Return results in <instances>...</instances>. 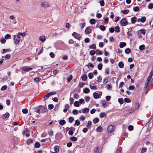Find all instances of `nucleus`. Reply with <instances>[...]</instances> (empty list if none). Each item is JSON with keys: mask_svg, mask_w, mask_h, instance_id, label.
I'll list each match as a JSON object with an SVG mask.
<instances>
[{"mask_svg": "<svg viewBox=\"0 0 153 153\" xmlns=\"http://www.w3.org/2000/svg\"><path fill=\"white\" fill-rule=\"evenodd\" d=\"M153 75V70H152L149 74L148 77H147L146 80L145 82V86L144 88H147L148 89L149 87L148 85V84L152 79V77Z\"/></svg>", "mask_w": 153, "mask_h": 153, "instance_id": "obj_1", "label": "nucleus"}, {"mask_svg": "<svg viewBox=\"0 0 153 153\" xmlns=\"http://www.w3.org/2000/svg\"><path fill=\"white\" fill-rule=\"evenodd\" d=\"M14 43L16 44H18L20 40V37L19 35L13 36Z\"/></svg>", "mask_w": 153, "mask_h": 153, "instance_id": "obj_2", "label": "nucleus"}, {"mask_svg": "<svg viewBox=\"0 0 153 153\" xmlns=\"http://www.w3.org/2000/svg\"><path fill=\"white\" fill-rule=\"evenodd\" d=\"M120 23L122 26H126L128 24L127 21L125 18L122 19L120 21Z\"/></svg>", "mask_w": 153, "mask_h": 153, "instance_id": "obj_3", "label": "nucleus"}, {"mask_svg": "<svg viewBox=\"0 0 153 153\" xmlns=\"http://www.w3.org/2000/svg\"><path fill=\"white\" fill-rule=\"evenodd\" d=\"M72 35L76 39L79 40L82 38L80 34L75 32H74L72 34Z\"/></svg>", "mask_w": 153, "mask_h": 153, "instance_id": "obj_4", "label": "nucleus"}, {"mask_svg": "<svg viewBox=\"0 0 153 153\" xmlns=\"http://www.w3.org/2000/svg\"><path fill=\"white\" fill-rule=\"evenodd\" d=\"M47 109L44 106H39V112H41L44 113L46 112L47 111Z\"/></svg>", "mask_w": 153, "mask_h": 153, "instance_id": "obj_5", "label": "nucleus"}, {"mask_svg": "<svg viewBox=\"0 0 153 153\" xmlns=\"http://www.w3.org/2000/svg\"><path fill=\"white\" fill-rule=\"evenodd\" d=\"M41 5L44 7H47L50 6L49 3L47 1H44L41 3Z\"/></svg>", "mask_w": 153, "mask_h": 153, "instance_id": "obj_6", "label": "nucleus"}, {"mask_svg": "<svg viewBox=\"0 0 153 153\" xmlns=\"http://www.w3.org/2000/svg\"><path fill=\"white\" fill-rule=\"evenodd\" d=\"M137 20L138 22L144 23L146 21V18L145 16H142L140 18H138Z\"/></svg>", "mask_w": 153, "mask_h": 153, "instance_id": "obj_7", "label": "nucleus"}, {"mask_svg": "<svg viewBox=\"0 0 153 153\" xmlns=\"http://www.w3.org/2000/svg\"><path fill=\"white\" fill-rule=\"evenodd\" d=\"M56 94V92H51L49 93L46 96H45L44 97V99L45 100L47 99L50 96L54 95Z\"/></svg>", "mask_w": 153, "mask_h": 153, "instance_id": "obj_8", "label": "nucleus"}, {"mask_svg": "<svg viewBox=\"0 0 153 153\" xmlns=\"http://www.w3.org/2000/svg\"><path fill=\"white\" fill-rule=\"evenodd\" d=\"M114 126L112 125H110L108 127L107 130L109 132H111L114 130Z\"/></svg>", "mask_w": 153, "mask_h": 153, "instance_id": "obj_9", "label": "nucleus"}, {"mask_svg": "<svg viewBox=\"0 0 153 153\" xmlns=\"http://www.w3.org/2000/svg\"><path fill=\"white\" fill-rule=\"evenodd\" d=\"M9 114L8 113H6L3 114L2 116V118L4 120H6L9 116Z\"/></svg>", "mask_w": 153, "mask_h": 153, "instance_id": "obj_10", "label": "nucleus"}, {"mask_svg": "<svg viewBox=\"0 0 153 153\" xmlns=\"http://www.w3.org/2000/svg\"><path fill=\"white\" fill-rule=\"evenodd\" d=\"M22 69L24 71L28 72L32 70V68L29 67L25 66L23 67Z\"/></svg>", "mask_w": 153, "mask_h": 153, "instance_id": "obj_11", "label": "nucleus"}, {"mask_svg": "<svg viewBox=\"0 0 153 153\" xmlns=\"http://www.w3.org/2000/svg\"><path fill=\"white\" fill-rule=\"evenodd\" d=\"M90 87L91 89L92 90H96L97 88L96 86L95 85V84L93 83H92L90 84Z\"/></svg>", "mask_w": 153, "mask_h": 153, "instance_id": "obj_12", "label": "nucleus"}, {"mask_svg": "<svg viewBox=\"0 0 153 153\" xmlns=\"http://www.w3.org/2000/svg\"><path fill=\"white\" fill-rule=\"evenodd\" d=\"M39 38V40L42 42H44L46 39L44 35L40 36Z\"/></svg>", "mask_w": 153, "mask_h": 153, "instance_id": "obj_13", "label": "nucleus"}, {"mask_svg": "<svg viewBox=\"0 0 153 153\" xmlns=\"http://www.w3.org/2000/svg\"><path fill=\"white\" fill-rule=\"evenodd\" d=\"M89 111V109L88 108H85L82 109V112L84 114L88 113Z\"/></svg>", "mask_w": 153, "mask_h": 153, "instance_id": "obj_14", "label": "nucleus"}, {"mask_svg": "<svg viewBox=\"0 0 153 153\" xmlns=\"http://www.w3.org/2000/svg\"><path fill=\"white\" fill-rule=\"evenodd\" d=\"M134 108H132L129 110H126L124 111L127 114L131 113V112H134Z\"/></svg>", "mask_w": 153, "mask_h": 153, "instance_id": "obj_15", "label": "nucleus"}, {"mask_svg": "<svg viewBox=\"0 0 153 153\" xmlns=\"http://www.w3.org/2000/svg\"><path fill=\"white\" fill-rule=\"evenodd\" d=\"M139 33L145 35L146 33V30L144 29L139 30L137 32V34H139Z\"/></svg>", "mask_w": 153, "mask_h": 153, "instance_id": "obj_16", "label": "nucleus"}, {"mask_svg": "<svg viewBox=\"0 0 153 153\" xmlns=\"http://www.w3.org/2000/svg\"><path fill=\"white\" fill-rule=\"evenodd\" d=\"M94 97L95 99H97L99 98L100 95L97 93L96 92H94L93 94Z\"/></svg>", "mask_w": 153, "mask_h": 153, "instance_id": "obj_17", "label": "nucleus"}, {"mask_svg": "<svg viewBox=\"0 0 153 153\" xmlns=\"http://www.w3.org/2000/svg\"><path fill=\"white\" fill-rule=\"evenodd\" d=\"M126 45V43L124 42H120V43L119 47L121 48H123V47L125 46Z\"/></svg>", "mask_w": 153, "mask_h": 153, "instance_id": "obj_18", "label": "nucleus"}, {"mask_svg": "<svg viewBox=\"0 0 153 153\" xmlns=\"http://www.w3.org/2000/svg\"><path fill=\"white\" fill-rule=\"evenodd\" d=\"M91 30L89 27H87L85 30V33L88 34L91 33Z\"/></svg>", "mask_w": 153, "mask_h": 153, "instance_id": "obj_19", "label": "nucleus"}, {"mask_svg": "<svg viewBox=\"0 0 153 153\" xmlns=\"http://www.w3.org/2000/svg\"><path fill=\"white\" fill-rule=\"evenodd\" d=\"M119 67L121 68H122L124 67V64L122 62H120L118 63Z\"/></svg>", "mask_w": 153, "mask_h": 153, "instance_id": "obj_20", "label": "nucleus"}, {"mask_svg": "<svg viewBox=\"0 0 153 153\" xmlns=\"http://www.w3.org/2000/svg\"><path fill=\"white\" fill-rule=\"evenodd\" d=\"M131 22L132 24H134L137 21V18L136 17H133L131 19Z\"/></svg>", "mask_w": 153, "mask_h": 153, "instance_id": "obj_21", "label": "nucleus"}, {"mask_svg": "<svg viewBox=\"0 0 153 153\" xmlns=\"http://www.w3.org/2000/svg\"><path fill=\"white\" fill-rule=\"evenodd\" d=\"M103 130L101 126L98 127L96 129V131L97 132H101Z\"/></svg>", "mask_w": 153, "mask_h": 153, "instance_id": "obj_22", "label": "nucleus"}, {"mask_svg": "<svg viewBox=\"0 0 153 153\" xmlns=\"http://www.w3.org/2000/svg\"><path fill=\"white\" fill-rule=\"evenodd\" d=\"M89 89L87 88H85L83 89V92L87 94L89 92Z\"/></svg>", "mask_w": 153, "mask_h": 153, "instance_id": "obj_23", "label": "nucleus"}, {"mask_svg": "<svg viewBox=\"0 0 153 153\" xmlns=\"http://www.w3.org/2000/svg\"><path fill=\"white\" fill-rule=\"evenodd\" d=\"M54 150L55 152H57L59 151V148L58 146H55L54 147Z\"/></svg>", "mask_w": 153, "mask_h": 153, "instance_id": "obj_24", "label": "nucleus"}, {"mask_svg": "<svg viewBox=\"0 0 153 153\" xmlns=\"http://www.w3.org/2000/svg\"><path fill=\"white\" fill-rule=\"evenodd\" d=\"M121 12L123 14H126L128 13L129 12V10L128 9L126 10H123L121 11Z\"/></svg>", "mask_w": 153, "mask_h": 153, "instance_id": "obj_25", "label": "nucleus"}, {"mask_svg": "<svg viewBox=\"0 0 153 153\" xmlns=\"http://www.w3.org/2000/svg\"><path fill=\"white\" fill-rule=\"evenodd\" d=\"M87 78V76L85 74H84L82 76V79L83 80L85 81V80Z\"/></svg>", "mask_w": 153, "mask_h": 153, "instance_id": "obj_26", "label": "nucleus"}, {"mask_svg": "<svg viewBox=\"0 0 153 153\" xmlns=\"http://www.w3.org/2000/svg\"><path fill=\"white\" fill-rule=\"evenodd\" d=\"M91 124L92 123L91 121H88L86 126L88 128H90L91 127Z\"/></svg>", "mask_w": 153, "mask_h": 153, "instance_id": "obj_27", "label": "nucleus"}, {"mask_svg": "<svg viewBox=\"0 0 153 153\" xmlns=\"http://www.w3.org/2000/svg\"><path fill=\"white\" fill-rule=\"evenodd\" d=\"M70 139L72 141H76L77 140L76 137L74 136L70 137Z\"/></svg>", "mask_w": 153, "mask_h": 153, "instance_id": "obj_28", "label": "nucleus"}, {"mask_svg": "<svg viewBox=\"0 0 153 153\" xmlns=\"http://www.w3.org/2000/svg\"><path fill=\"white\" fill-rule=\"evenodd\" d=\"M80 124V122L78 120H76L75 121L74 124V126H79Z\"/></svg>", "mask_w": 153, "mask_h": 153, "instance_id": "obj_29", "label": "nucleus"}, {"mask_svg": "<svg viewBox=\"0 0 153 153\" xmlns=\"http://www.w3.org/2000/svg\"><path fill=\"white\" fill-rule=\"evenodd\" d=\"M65 121L64 120H61L59 122V124L61 125H63L65 124Z\"/></svg>", "mask_w": 153, "mask_h": 153, "instance_id": "obj_30", "label": "nucleus"}, {"mask_svg": "<svg viewBox=\"0 0 153 153\" xmlns=\"http://www.w3.org/2000/svg\"><path fill=\"white\" fill-rule=\"evenodd\" d=\"M99 70H101L102 67V63H100L97 66Z\"/></svg>", "mask_w": 153, "mask_h": 153, "instance_id": "obj_31", "label": "nucleus"}, {"mask_svg": "<svg viewBox=\"0 0 153 153\" xmlns=\"http://www.w3.org/2000/svg\"><path fill=\"white\" fill-rule=\"evenodd\" d=\"M90 22L91 24H94L95 23V20L94 19H90Z\"/></svg>", "mask_w": 153, "mask_h": 153, "instance_id": "obj_32", "label": "nucleus"}, {"mask_svg": "<svg viewBox=\"0 0 153 153\" xmlns=\"http://www.w3.org/2000/svg\"><path fill=\"white\" fill-rule=\"evenodd\" d=\"M145 48V46L143 45H142L139 46V49L140 51L144 50Z\"/></svg>", "mask_w": 153, "mask_h": 153, "instance_id": "obj_33", "label": "nucleus"}, {"mask_svg": "<svg viewBox=\"0 0 153 153\" xmlns=\"http://www.w3.org/2000/svg\"><path fill=\"white\" fill-rule=\"evenodd\" d=\"M89 48L90 49H93L94 50L95 49H96L95 45L93 44L92 45H90L89 46Z\"/></svg>", "mask_w": 153, "mask_h": 153, "instance_id": "obj_34", "label": "nucleus"}, {"mask_svg": "<svg viewBox=\"0 0 153 153\" xmlns=\"http://www.w3.org/2000/svg\"><path fill=\"white\" fill-rule=\"evenodd\" d=\"M78 111L76 109L73 110L72 111V113L74 115L77 114L78 113Z\"/></svg>", "mask_w": 153, "mask_h": 153, "instance_id": "obj_35", "label": "nucleus"}, {"mask_svg": "<svg viewBox=\"0 0 153 153\" xmlns=\"http://www.w3.org/2000/svg\"><path fill=\"white\" fill-rule=\"evenodd\" d=\"M106 88L107 89L110 90L112 88V86L111 85L108 84L106 85Z\"/></svg>", "mask_w": 153, "mask_h": 153, "instance_id": "obj_36", "label": "nucleus"}, {"mask_svg": "<svg viewBox=\"0 0 153 153\" xmlns=\"http://www.w3.org/2000/svg\"><path fill=\"white\" fill-rule=\"evenodd\" d=\"M99 121V119L98 118H96L94 119L93 122L94 124L97 123Z\"/></svg>", "mask_w": 153, "mask_h": 153, "instance_id": "obj_37", "label": "nucleus"}, {"mask_svg": "<svg viewBox=\"0 0 153 153\" xmlns=\"http://www.w3.org/2000/svg\"><path fill=\"white\" fill-rule=\"evenodd\" d=\"M148 8L149 9H152V8H153V3H150L148 6Z\"/></svg>", "mask_w": 153, "mask_h": 153, "instance_id": "obj_38", "label": "nucleus"}, {"mask_svg": "<svg viewBox=\"0 0 153 153\" xmlns=\"http://www.w3.org/2000/svg\"><path fill=\"white\" fill-rule=\"evenodd\" d=\"M74 105L76 107H79V102L77 101L75 102L74 103Z\"/></svg>", "mask_w": 153, "mask_h": 153, "instance_id": "obj_39", "label": "nucleus"}, {"mask_svg": "<svg viewBox=\"0 0 153 153\" xmlns=\"http://www.w3.org/2000/svg\"><path fill=\"white\" fill-rule=\"evenodd\" d=\"M105 116V114L104 112L101 113L100 114V117L103 118Z\"/></svg>", "mask_w": 153, "mask_h": 153, "instance_id": "obj_40", "label": "nucleus"}, {"mask_svg": "<svg viewBox=\"0 0 153 153\" xmlns=\"http://www.w3.org/2000/svg\"><path fill=\"white\" fill-rule=\"evenodd\" d=\"M79 103L81 104H84L85 103L84 100L82 99H79Z\"/></svg>", "mask_w": 153, "mask_h": 153, "instance_id": "obj_41", "label": "nucleus"}, {"mask_svg": "<svg viewBox=\"0 0 153 153\" xmlns=\"http://www.w3.org/2000/svg\"><path fill=\"white\" fill-rule=\"evenodd\" d=\"M68 120L70 123H71L74 120V119L72 117H70L68 118Z\"/></svg>", "mask_w": 153, "mask_h": 153, "instance_id": "obj_42", "label": "nucleus"}, {"mask_svg": "<svg viewBox=\"0 0 153 153\" xmlns=\"http://www.w3.org/2000/svg\"><path fill=\"white\" fill-rule=\"evenodd\" d=\"M118 101L120 104H122L123 103V100L122 98H119L118 100Z\"/></svg>", "mask_w": 153, "mask_h": 153, "instance_id": "obj_43", "label": "nucleus"}, {"mask_svg": "<svg viewBox=\"0 0 153 153\" xmlns=\"http://www.w3.org/2000/svg\"><path fill=\"white\" fill-rule=\"evenodd\" d=\"M139 107V103L138 102H136L135 103V108L136 109H137Z\"/></svg>", "mask_w": 153, "mask_h": 153, "instance_id": "obj_44", "label": "nucleus"}, {"mask_svg": "<svg viewBox=\"0 0 153 153\" xmlns=\"http://www.w3.org/2000/svg\"><path fill=\"white\" fill-rule=\"evenodd\" d=\"M7 85H5L3 86L1 88V91H4L7 89Z\"/></svg>", "mask_w": 153, "mask_h": 153, "instance_id": "obj_45", "label": "nucleus"}, {"mask_svg": "<svg viewBox=\"0 0 153 153\" xmlns=\"http://www.w3.org/2000/svg\"><path fill=\"white\" fill-rule=\"evenodd\" d=\"M131 52V50L130 49L128 48L125 50V52L126 53H129Z\"/></svg>", "mask_w": 153, "mask_h": 153, "instance_id": "obj_46", "label": "nucleus"}, {"mask_svg": "<svg viewBox=\"0 0 153 153\" xmlns=\"http://www.w3.org/2000/svg\"><path fill=\"white\" fill-rule=\"evenodd\" d=\"M96 52L97 54H98L99 55H101L102 54V51L99 50H96Z\"/></svg>", "mask_w": 153, "mask_h": 153, "instance_id": "obj_47", "label": "nucleus"}, {"mask_svg": "<svg viewBox=\"0 0 153 153\" xmlns=\"http://www.w3.org/2000/svg\"><path fill=\"white\" fill-rule=\"evenodd\" d=\"M124 101L127 103L130 102H131L130 100L128 98H125L124 99Z\"/></svg>", "mask_w": 153, "mask_h": 153, "instance_id": "obj_48", "label": "nucleus"}, {"mask_svg": "<svg viewBox=\"0 0 153 153\" xmlns=\"http://www.w3.org/2000/svg\"><path fill=\"white\" fill-rule=\"evenodd\" d=\"M95 53V51L94 50H92L90 51V54L91 56L93 55Z\"/></svg>", "mask_w": 153, "mask_h": 153, "instance_id": "obj_49", "label": "nucleus"}, {"mask_svg": "<svg viewBox=\"0 0 153 153\" xmlns=\"http://www.w3.org/2000/svg\"><path fill=\"white\" fill-rule=\"evenodd\" d=\"M135 88V86L134 85H132V86H130L128 87V89L130 90H133Z\"/></svg>", "mask_w": 153, "mask_h": 153, "instance_id": "obj_50", "label": "nucleus"}, {"mask_svg": "<svg viewBox=\"0 0 153 153\" xmlns=\"http://www.w3.org/2000/svg\"><path fill=\"white\" fill-rule=\"evenodd\" d=\"M115 31L116 32L118 33L120 31L119 28L118 26H116L115 28Z\"/></svg>", "mask_w": 153, "mask_h": 153, "instance_id": "obj_51", "label": "nucleus"}, {"mask_svg": "<svg viewBox=\"0 0 153 153\" xmlns=\"http://www.w3.org/2000/svg\"><path fill=\"white\" fill-rule=\"evenodd\" d=\"M100 28L101 30L102 31H104L105 29V26L102 25L100 26Z\"/></svg>", "mask_w": 153, "mask_h": 153, "instance_id": "obj_52", "label": "nucleus"}, {"mask_svg": "<svg viewBox=\"0 0 153 153\" xmlns=\"http://www.w3.org/2000/svg\"><path fill=\"white\" fill-rule=\"evenodd\" d=\"M85 119V117L83 115L79 117V120H81L83 121Z\"/></svg>", "mask_w": 153, "mask_h": 153, "instance_id": "obj_53", "label": "nucleus"}, {"mask_svg": "<svg viewBox=\"0 0 153 153\" xmlns=\"http://www.w3.org/2000/svg\"><path fill=\"white\" fill-rule=\"evenodd\" d=\"M72 78V75H70L68 78L67 81L68 82L70 81Z\"/></svg>", "mask_w": 153, "mask_h": 153, "instance_id": "obj_54", "label": "nucleus"}, {"mask_svg": "<svg viewBox=\"0 0 153 153\" xmlns=\"http://www.w3.org/2000/svg\"><path fill=\"white\" fill-rule=\"evenodd\" d=\"M94 153H98L99 152V150L98 149V147L94 149Z\"/></svg>", "mask_w": 153, "mask_h": 153, "instance_id": "obj_55", "label": "nucleus"}, {"mask_svg": "<svg viewBox=\"0 0 153 153\" xmlns=\"http://www.w3.org/2000/svg\"><path fill=\"white\" fill-rule=\"evenodd\" d=\"M139 8L138 7H136L134 8V11L135 12H137L139 10Z\"/></svg>", "mask_w": 153, "mask_h": 153, "instance_id": "obj_56", "label": "nucleus"}, {"mask_svg": "<svg viewBox=\"0 0 153 153\" xmlns=\"http://www.w3.org/2000/svg\"><path fill=\"white\" fill-rule=\"evenodd\" d=\"M100 4L102 6H103L105 5V3L104 0H101L100 1Z\"/></svg>", "mask_w": 153, "mask_h": 153, "instance_id": "obj_57", "label": "nucleus"}, {"mask_svg": "<svg viewBox=\"0 0 153 153\" xmlns=\"http://www.w3.org/2000/svg\"><path fill=\"white\" fill-rule=\"evenodd\" d=\"M97 81L98 82H101L102 80V77L100 76L97 77Z\"/></svg>", "mask_w": 153, "mask_h": 153, "instance_id": "obj_58", "label": "nucleus"}, {"mask_svg": "<svg viewBox=\"0 0 153 153\" xmlns=\"http://www.w3.org/2000/svg\"><path fill=\"white\" fill-rule=\"evenodd\" d=\"M79 25L81 26V29H82L85 26V22H83L82 23H80Z\"/></svg>", "mask_w": 153, "mask_h": 153, "instance_id": "obj_59", "label": "nucleus"}, {"mask_svg": "<svg viewBox=\"0 0 153 153\" xmlns=\"http://www.w3.org/2000/svg\"><path fill=\"white\" fill-rule=\"evenodd\" d=\"M25 33H21L19 32L18 33V35H19V36H25Z\"/></svg>", "mask_w": 153, "mask_h": 153, "instance_id": "obj_60", "label": "nucleus"}, {"mask_svg": "<svg viewBox=\"0 0 153 153\" xmlns=\"http://www.w3.org/2000/svg\"><path fill=\"white\" fill-rule=\"evenodd\" d=\"M102 105L104 107L106 106V102L105 101V100L102 101Z\"/></svg>", "mask_w": 153, "mask_h": 153, "instance_id": "obj_61", "label": "nucleus"}, {"mask_svg": "<svg viewBox=\"0 0 153 153\" xmlns=\"http://www.w3.org/2000/svg\"><path fill=\"white\" fill-rule=\"evenodd\" d=\"M88 77L90 79H92L93 77V74L92 73H90L88 75Z\"/></svg>", "mask_w": 153, "mask_h": 153, "instance_id": "obj_62", "label": "nucleus"}, {"mask_svg": "<svg viewBox=\"0 0 153 153\" xmlns=\"http://www.w3.org/2000/svg\"><path fill=\"white\" fill-rule=\"evenodd\" d=\"M133 128V126H132L130 125L128 126V129L129 131L132 130Z\"/></svg>", "mask_w": 153, "mask_h": 153, "instance_id": "obj_63", "label": "nucleus"}, {"mask_svg": "<svg viewBox=\"0 0 153 153\" xmlns=\"http://www.w3.org/2000/svg\"><path fill=\"white\" fill-rule=\"evenodd\" d=\"M109 69L108 68H107L105 69V73L107 74H109Z\"/></svg>", "mask_w": 153, "mask_h": 153, "instance_id": "obj_64", "label": "nucleus"}]
</instances>
